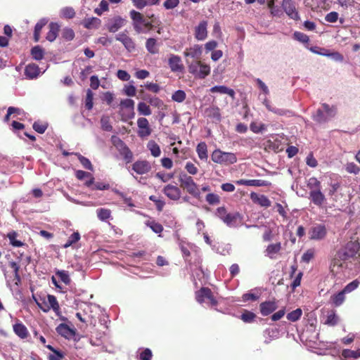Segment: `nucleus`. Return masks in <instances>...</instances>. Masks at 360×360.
<instances>
[{"label": "nucleus", "mask_w": 360, "mask_h": 360, "mask_svg": "<svg viewBox=\"0 0 360 360\" xmlns=\"http://www.w3.org/2000/svg\"><path fill=\"white\" fill-rule=\"evenodd\" d=\"M359 248V245L358 243L349 241L345 247L340 249L332 260L330 266L331 271H334L335 267L338 269L341 268L345 261L355 257Z\"/></svg>", "instance_id": "nucleus-1"}, {"label": "nucleus", "mask_w": 360, "mask_h": 360, "mask_svg": "<svg viewBox=\"0 0 360 360\" xmlns=\"http://www.w3.org/2000/svg\"><path fill=\"white\" fill-rule=\"evenodd\" d=\"M179 115L171 105H167L159 101V122L162 125L168 127L179 122Z\"/></svg>", "instance_id": "nucleus-2"}, {"label": "nucleus", "mask_w": 360, "mask_h": 360, "mask_svg": "<svg viewBox=\"0 0 360 360\" xmlns=\"http://www.w3.org/2000/svg\"><path fill=\"white\" fill-rule=\"evenodd\" d=\"M211 159L215 163L224 165H232L237 162L235 153L224 152L220 149H216L212 152Z\"/></svg>", "instance_id": "nucleus-3"}, {"label": "nucleus", "mask_w": 360, "mask_h": 360, "mask_svg": "<svg viewBox=\"0 0 360 360\" xmlns=\"http://www.w3.org/2000/svg\"><path fill=\"white\" fill-rule=\"evenodd\" d=\"M179 181L180 182V186L186 190L189 194L194 197H198L200 195V191L198 185L195 183L193 179L188 176L187 174L182 172L179 174Z\"/></svg>", "instance_id": "nucleus-4"}, {"label": "nucleus", "mask_w": 360, "mask_h": 360, "mask_svg": "<svg viewBox=\"0 0 360 360\" xmlns=\"http://www.w3.org/2000/svg\"><path fill=\"white\" fill-rule=\"evenodd\" d=\"M195 297L199 304H202L207 300V304L212 307H216L218 304V301L214 296L213 292L207 287H202L200 290L195 291Z\"/></svg>", "instance_id": "nucleus-5"}, {"label": "nucleus", "mask_w": 360, "mask_h": 360, "mask_svg": "<svg viewBox=\"0 0 360 360\" xmlns=\"http://www.w3.org/2000/svg\"><path fill=\"white\" fill-rule=\"evenodd\" d=\"M130 17L134 22V27L138 31H147L151 29L150 22L146 20L141 13L132 10L130 11Z\"/></svg>", "instance_id": "nucleus-6"}, {"label": "nucleus", "mask_w": 360, "mask_h": 360, "mask_svg": "<svg viewBox=\"0 0 360 360\" xmlns=\"http://www.w3.org/2000/svg\"><path fill=\"white\" fill-rule=\"evenodd\" d=\"M309 234L311 240H321L326 236L327 229L326 226L323 224H316L310 229Z\"/></svg>", "instance_id": "nucleus-7"}, {"label": "nucleus", "mask_w": 360, "mask_h": 360, "mask_svg": "<svg viewBox=\"0 0 360 360\" xmlns=\"http://www.w3.org/2000/svg\"><path fill=\"white\" fill-rule=\"evenodd\" d=\"M281 6L290 18L294 20H299L300 19L298 11H297L295 3L292 0H283Z\"/></svg>", "instance_id": "nucleus-8"}, {"label": "nucleus", "mask_w": 360, "mask_h": 360, "mask_svg": "<svg viewBox=\"0 0 360 360\" xmlns=\"http://www.w3.org/2000/svg\"><path fill=\"white\" fill-rule=\"evenodd\" d=\"M57 333L66 339H71L75 335V330L65 323H60L56 328Z\"/></svg>", "instance_id": "nucleus-9"}, {"label": "nucleus", "mask_w": 360, "mask_h": 360, "mask_svg": "<svg viewBox=\"0 0 360 360\" xmlns=\"http://www.w3.org/2000/svg\"><path fill=\"white\" fill-rule=\"evenodd\" d=\"M132 169L138 174H144L151 169V165L146 160H138L132 165Z\"/></svg>", "instance_id": "nucleus-10"}, {"label": "nucleus", "mask_w": 360, "mask_h": 360, "mask_svg": "<svg viewBox=\"0 0 360 360\" xmlns=\"http://www.w3.org/2000/svg\"><path fill=\"white\" fill-rule=\"evenodd\" d=\"M237 185H245L248 186H270L271 182L262 179H239L236 181Z\"/></svg>", "instance_id": "nucleus-11"}, {"label": "nucleus", "mask_w": 360, "mask_h": 360, "mask_svg": "<svg viewBox=\"0 0 360 360\" xmlns=\"http://www.w3.org/2000/svg\"><path fill=\"white\" fill-rule=\"evenodd\" d=\"M277 308L278 305L275 300L265 301L259 304L260 312L264 316L269 315Z\"/></svg>", "instance_id": "nucleus-12"}, {"label": "nucleus", "mask_w": 360, "mask_h": 360, "mask_svg": "<svg viewBox=\"0 0 360 360\" xmlns=\"http://www.w3.org/2000/svg\"><path fill=\"white\" fill-rule=\"evenodd\" d=\"M309 199L316 205L322 207L326 201V197L320 189L311 190L309 192Z\"/></svg>", "instance_id": "nucleus-13"}, {"label": "nucleus", "mask_w": 360, "mask_h": 360, "mask_svg": "<svg viewBox=\"0 0 360 360\" xmlns=\"http://www.w3.org/2000/svg\"><path fill=\"white\" fill-rule=\"evenodd\" d=\"M207 22L206 20H202L198 26L195 28V37L198 40L202 41L207 37Z\"/></svg>", "instance_id": "nucleus-14"}, {"label": "nucleus", "mask_w": 360, "mask_h": 360, "mask_svg": "<svg viewBox=\"0 0 360 360\" xmlns=\"http://www.w3.org/2000/svg\"><path fill=\"white\" fill-rule=\"evenodd\" d=\"M139 127L138 134L140 137L148 136L150 134V129L148 124V121L144 117H141L137 121Z\"/></svg>", "instance_id": "nucleus-15"}, {"label": "nucleus", "mask_w": 360, "mask_h": 360, "mask_svg": "<svg viewBox=\"0 0 360 360\" xmlns=\"http://www.w3.org/2000/svg\"><path fill=\"white\" fill-rule=\"evenodd\" d=\"M120 155L123 157L126 163H129L133 160V153L129 147L122 141L119 140L118 146Z\"/></svg>", "instance_id": "nucleus-16"}, {"label": "nucleus", "mask_w": 360, "mask_h": 360, "mask_svg": "<svg viewBox=\"0 0 360 360\" xmlns=\"http://www.w3.org/2000/svg\"><path fill=\"white\" fill-rule=\"evenodd\" d=\"M185 57H190L193 59H199L202 55V46L195 44L193 46L186 49L184 52Z\"/></svg>", "instance_id": "nucleus-17"}, {"label": "nucleus", "mask_w": 360, "mask_h": 360, "mask_svg": "<svg viewBox=\"0 0 360 360\" xmlns=\"http://www.w3.org/2000/svg\"><path fill=\"white\" fill-rule=\"evenodd\" d=\"M49 32L46 34V39L50 42L54 41L59 33L60 25L58 22H51L49 25Z\"/></svg>", "instance_id": "nucleus-18"}, {"label": "nucleus", "mask_w": 360, "mask_h": 360, "mask_svg": "<svg viewBox=\"0 0 360 360\" xmlns=\"http://www.w3.org/2000/svg\"><path fill=\"white\" fill-rule=\"evenodd\" d=\"M75 176L79 180H86L84 182V186L86 187H91V186H92L94 184V177L91 173L88 172L77 170L75 173Z\"/></svg>", "instance_id": "nucleus-19"}, {"label": "nucleus", "mask_w": 360, "mask_h": 360, "mask_svg": "<svg viewBox=\"0 0 360 360\" xmlns=\"http://www.w3.org/2000/svg\"><path fill=\"white\" fill-rule=\"evenodd\" d=\"M124 20L120 16H117L110 20L107 27L109 32H115L124 25Z\"/></svg>", "instance_id": "nucleus-20"}, {"label": "nucleus", "mask_w": 360, "mask_h": 360, "mask_svg": "<svg viewBox=\"0 0 360 360\" xmlns=\"http://www.w3.org/2000/svg\"><path fill=\"white\" fill-rule=\"evenodd\" d=\"M164 193L171 200H176L179 199L181 195L180 189L173 185H167L164 188Z\"/></svg>", "instance_id": "nucleus-21"}, {"label": "nucleus", "mask_w": 360, "mask_h": 360, "mask_svg": "<svg viewBox=\"0 0 360 360\" xmlns=\"http://www.w3.org/2000/svg\"><path fill=\"white\" fill-rule=\"evenodd\" d=\"M250 198L255 202L259 204L262 207H269L271 206L270 200L264 195H258L255 192L250 193Z\"/></svg>", "instance_id": "nucleus-22"}, {"label": "nucleus", "mask_w": 360, "mask_h": 360, "mask_svg": "<svg viewBox=\"0 0 360 360\" xmlns=\"http://www.w3.org/2000/svg\"><path fill=\"white\" fill-rule=\"evenodd\" d=\"M169 65L172 72H182L184 70L181 58L178 56H172L169 58Z\"/></svg>", "instance_id": "nucleus-23"}, {"label": "nucleus", "mask_w": 360, "mask_h": 360, "mask_svg": "<svg viewBox=\"0 0 360 360\" xmlns=\"http://www.w3.org/2000/svg\"><path fill=\"white\" fill-rule=\"evenodd\" d=\"M39 73V68L34 63L28 64L25 68V75L29 79L37 78Z\"/></svg>", "instance_id": "nucleus-24"}, {"label": "nucleus", "mask_w": 360, "mask_h": 360, "mask_svg": "<svg viewBox=\"0 0 360 360\" xmlns=\"http://www.w3.org/2000/svg\"><path fill=\"white\" fill-rule=\"evenodd\" d=\"M13 329L16 335L21 339H25L29 336L27 327L22 323H16L13 326Z\"/></svg>", "instance_id": "nucleus-25"}, {"label": "nucleus", "mask_w": 360, "mask_h": 360, "mask_svg": "<svg viewBox=\"0 0 360 360\" xmlns=\"http://www.w3.org/2000/svg\"><path fill=\"white\" fill-rule=\"evenodd\" d=\"M196 153L200 160L207 161L208 159L207 146L205 142H200L196 147Z\"/></svg>", "instance_id": "nucleus-26"}, {"label": "nucleus", "mask_w": 360, "mask_h": 360, "mask_svg": "<svg viewBox=\"0 0 360 360\" xmlns=\"http://www.w3.org/2000/svg\"><path fill=\"white\" fill-rule=\"evenodd\" d=\"M101 24V20L96 17L85 18L83 22V26L86 29H97Z\"/></svg>", "instance_id": "nucleus-27"}, {"label": "nucleus", "mask_w": 360, "mask_h": 360, "mask_svg": "<svg viewBox=\"0 0 360 360\" xmlns=\"http://www.w3.org/2000/svg\"><path fill=\"white\" fill-rule=\"evenodd\" d=\"M48 20L45 18L39 20L34 26V41L38 42L40 39V34L43 27L47 24Z\"/></svg>", "instance_id": "nucleus-28"}, {"label": "nucleus", "mask_w": 360, "mask_h": 360, "mask_svg": "<svg viewBox=\"0 0 360 360\" xmlns=\"http://www.w3.org/2000/svg\"><path fill=\"white\" fill-rule=\"evenodd\" d=\"M281 243L280 242L271 243L266 247L265 252L269 258L273 259L274 255L281 251Z\"/></svg>", "instance_id": "nucleus-29"}, {"label": "nucleus", "mask_w": 360, "mask_h": 360, "mask_svg": "<svg viewBox=\"0 0 360 360\" xmlns=\"http://www.w3.org/2000/svg\"><path fill=\"white\" fill-rule=\"evenodd\" d=\"M212 93H219L221 94H227L231 98H234L235 91L232 89H229L226 86H214L210 89Z\"/></svg>", "instance_id": "nucleus-30"}, {"label": "nucleus", "mask_w": 360, "mask_h": 360, "mask_svg": "<svg viewBox=\"0 0 360 360\" xmlns=\"http://www.w3.org/2000/svg\"><path fill=\"white\" fill-rule=\"evenodd\" d=\"M345 300V294L341 290L330 296V301L335 307H340Z\"/></svg>", "instance_id": "nucleus-31"}, {"label": "nucleus", "mask_w": 360, "mask_h": 360, "mask_svg": "<svg viewBox=\"0 0 360 360\" xmlns=\"http://www.w3.org/2000/svg\"><path fill=\"white\" fill-rule=\"evenodd\" d=\"M240 218V214L238 212L228 213L224 219V222L230 227H233L237 225L238 219Z\"/></svg>", "instance_id": "nucleus-32"}, {"label": "nucleus", "mask_w": 360, "mask_h": 360, "mask_svg": "<svg viewBox=\"0 0 360 360\" xmlns=\"http://www.w3.org/2000/svg\"><path fill=\"white\" fill-rule=\"evenodd\" d=\"M47 300L48 307H50V309H52L57 315H59L60 308L56 296L53 295H48Z\"/></svg>", "instance_id": "nucleus-33"}, {"label": "nucleus", "mask_w": 360, "mask_h": 360, "mask_svg": "<svg viewBox=\"0 0 360 360\" xmlns=\"http://www.w3.org/2000/svg\"><path fill=\"white\" fill-rule=\"evenodd\" d=\"M342 356L346 360L356 359L360 357V349L355 351L349 349H343Z\"/></svg>", "instance_id": "nucleus-34"}, {"label": "nucleus", "mask_w": 360, "mask_h": 360, "mask_svg": "<svg viewBox=\"0 0 360 360\" xmlns=\"http://www.w3.org/2000/svg\"><path fill=\"white\" fill-rule=\"evenodd\" d=\"M210 73V67L202 62L200 64L195 77L204 79Z\"/></svg>", "instance_id": "nucleus-35"}, {"label": "nucleus", "mask_w": 360, "mask_h": 360, "mask_svg": "<svg viewBox=\"0 0 360 360\" xmlns=\"http://www.w3.org/2000/svg\"><path fill=\"white\" fill-rule=\"evenodd\" d=\"M46 347L51 351L53 354L49 355V360H62L65 355L63 352L56 349L50 345H46Z\"/></svg>", "instance_id": "nucleus-36"}, {"label": "nucleus", "mask_w": 360, "mask_h": 360, "mask_svg": "<svg viewBox=\"0 0 360 360\" xmlns=\"http://www.w3.org/2000/svg\"><path fill=\"white\" fill-rule=\"evenodd\" d=\"M75 34L74 30L68 27H64L61 31V38L66 41H70L74 39Z\"/></svg>", "instance_id": "nucleus-37"}, {"label": "nucleus", "mask_w": 360, "mask_h": 360, "mask_svg": "<svg viewBox=\"0 0 360 360\" xmlns=\"http://www.w3.org/2000/svg\"><path fill=\"white\" fill-rule=\"evenodd\" d=\"M96 214L101 221H105L111 217V210L107 208H98L96 210Z\"/></svg>", "instance_id": "nucleus-38"}, {"label": "nucleus", "mask_w": 360, "mask_h": 360, "mask_svg": "<svg viewBox=\"0 0 360 360\" xmlns=\"http://www.w3.org/2000/svg\"><path fill=\"white\" fill-rule=\"evenodd\" d=\"M33 300H34L37 305L39 307L40 309H41L44 312H49L50 311V307H48V302L46 301L45 297H39V298L35 296H32Z\"/></svg>", "instance_id": "nucleus-39"}, {"label": "nucleus", "mask_w": 360, "mask_h": 360, "mask_svg": "<svg viewBox=\"0 0 360 360\" xmlns=\"http://www.w3.org/2000/svg\"><path fill=\"white\" fill-rule=\"evenodd\" d=\"M75 156L77 157L79 162L82 164V165L86 169L88 170H90V171H93L94 169V167H93V165L91 164V162H90V160L85 158L84 156L82 155L80 153H73Z\"/></svg>", "instance_id": "nucleus-40"}, {"label": "nucleus", "mask_w": 360, "mask_h": 360, "mask_svg": "<svg viewBox=\"0 0 360 360\" xmlns=\"http://www.w3.org/2000/svg\"><path fill=\"white\" fill-rule=\"evenodd\" d=\"M31 56H32L33 59H34L36 60H40L44 56V51L39 46H34L31 49Z\"/></svg>", "instance_id": "nucleus-41"}, {"label": "nucleus", "mask_w": 360, "mask_h": 360, "mask_svg": "<svg viewBox=\"0 0 360 360\" xmlns=\"http://www.w3.org/2000/svg\"><path fill=\"white\" fill-rule=\"evenodd\" d=\"M17 236L18 234L15 231H12L8 233L7 237L9 239L10 244L14 247H22L26 245L23 242L16 239Z\"/></svg>", "instance_id": "nucleus-42"}, {"label": "nucleus", "mask_w": 360, "mask_h": 360, "mask_svg": "<svg viewBox=\"0 0 360 360\" xmlns=\"http://www.w3.org/2000/svg\"><path fill=\"white\" fill-rule=\"evenodd\" d=\"M256 314L250 311L244 310L240 315V319L245 323H252L256 319Z\"/></svg>", "instance_id": "nucleus-43"}, {"label": "nucleus", "mask_w": 360, "mask_h": 360, "mask_svg": "<svg viewBox=\"0 0 360 360\" xmlns=\"http://www.w3.org/2000/svg\"><path fill=\"white\" fill-rule=\"evenodd\" d=\"M338 316L336 315L335 312L334 311H331L328 314L324 323L330 326H334L338 324Z\"/></svg>", "instance_id": "nucleus-44"}, {"label": "nucleus", "mask_w": 360, "mask_h": 360, "mask_svg": "<svg viewBox=\"0 0 360 360\" xmlns=\"http://www.w3.org/2000/svg\"><path fill=\"white\" fill-rule=\"evenodd\" d=\"M302 314V311L301 309L298 308L295 310L292 311L291 312L287 314V319L288 321L292 322H295L298 321Z\"/></svg>", "instance_id": "nucleus-45"}, {"label": "nucleus", "mask_w": 360, "mask_h": 360, "mask_svg": "<svg viewBox=\"0 0 360 360\" xmlns=\"http://www.w3.org/2000/svg\"><path fill=\"white\" fill-rule=\"evenodd\" d=\"M94 93L91 89L86 90V95L85 98V107L87 110H90L94 106Z\"/></svg>", "instance_id": "nucleus-46"}, {"label": "nucleus", "mask_w": 360, "mask_h": 360, "mask_svg": "<svg viewBox=\"0 0 360 360\" xmlns=\"http://www.w3.org/2000/svg\"><path fill=\"white\" fill-rule=\"evenodd\" d=\"M56 276L60 279V281L65 285H69L71 282V279L69 276L68 271L65 270H58L56 272Z\"/></svg>", "instance_id": "nucleus-47"}, {"label": "nucleus", "mask_w": 360, "mask_h": 360, "mask_svg": "<svg viewBox=\"0 0 360 360\" xmlns=\"http://www.w3.org/2000/svg\"><path fill=\"white\" fill-rule=\"evenodd\" d=\"M101 124L103 130L105 131H111L112 127L110 124V117L108 116H103L101 119Z\"/></svg>", "instance_id": "nucleus-48"}, {"label": "nucleus", "mask_w": 360, "mask_h": 360, "mask_svg": "<svg viewBox=\"0 0 360 360\" xmlns=\"http://www.w3.org/2000/svg\"><path fill=\"white\" fill-rule=\"evenodd\" d=\"M61 16L64 18L72 19L75 16V11L72 7H65L61 10Z\"/></svg>", "instance_id": "nucleus-49"}, {"label": "nucleus", "mask_w": 360, "mask_h": 360, "mask_svg": "<svg viewBox=\"0 0 360 360\" xmlns=\"http://www.w3.org/2000/svg\"><path fill=\"white\" fill-rule=\"evenodd\" d=\"M206 112L209 117H213L217 121L221 120V114H220L219 108H217V107L211 108L207 109Z\"/></svg>", "instance_id": "nucleus-50"}, {"label": "nucleus", "mask_w": 360, "mask_h": 360, "mask_svg": "<svg viewBox=\"0 0 360 360\" xmlns=\"http://www.w3.org/2000/svg\"><path fill=\"white\" fill-rule=\"evenodd\" d=\"M359 285V281L357 279L348 283L342 290L345 294L349 293L356 290Z\"/></svg>", "instance_id": "nucleus-51"}, {"label": "nucleus", "mask_w": 360, "mask_h": 360, "mask_svg": "<svg viewBox=\"0 0 360 360\" xmlns=\"http://www.w3.org/2000/svg\"><path fill=\"white\" fill-rule=\"evenodd\" d=\"M80 239V234L79 232H74L68 238L66 243L64 245V248H68L73 245L74 243L79 241Z\"/></svg>", "instance_id": "nucleus-52"}, {"label": "nucleus", "mask_w": 360, "mask_h": 360, "mask_svg": "<svg viewBox=\"0 0 360 360\" xmlns=\"http://www.w3.org/2000/svg\"><path fill=\"white\" fill-rule=\"evenodd\" d=\"M172 98L174 101L181 103L186 98V93L183 90H177L172 94Z\"/></svg>", "instance_id": "nucleus-53"}, {"label": "nucleus", "mask_w": 360, "mask_h": 360, "mask_svg": "<svg viewBox=\"0 0 360 360\" xmlns=\"http://www.w3.org/2000/svg\"><path fill=\"white\" fill-rule=\"evenodd\" d=\"M250 130L255 133L258 134L266 129V127L264 124H257L256 122H252L250 125Z\"/></svg>", "instance_id": "nucleus-54"}, {"label": "nucleus", "mask_w": 360, "mask_h": 360, "mask_svg": "<svg viewBox=\"0 0 360 360\" xmlns=\"http://www.w3.org/2000/svg\"><path fill=\"white\" fill-rule=\"evenodd\" d=\"M206 201L210 205H217L220 202V198L218 195L215 193H208L205 197Z\"/></svg>", "instance_id": "nucleus-55"}, {"label": "nucleus", "mask_w": 360, "mask_h": 360, "mask_svg": "<svg viewBox=\"0 0 360 360\" xmlns=\"http://www.w3.org/2000/svg\"><path fill=\"white\" fill-rule=\"evenodd\" d=\"M32 127L37 132L44 134L48 127V124L40 122H34Z\"/></svg>", "instance_id": "nucleus-56"}, {"label": "nucleus", "mask_w": 360, "mask_h": 360, "mask_svg": "<svg viewBox=\"0 0 360 360\" xmlns=\"http://www.w3.org/2000/svg\"><path fill=\"white\" fill-rule=\"evenodd\" d=\"M110 184H105L103 182H96L93 184L92 186H91V189L93 191L95 190H99V191H104V190H108L110 188Z\"/></svg>", "instance_id": "nucleus-57"}, {"label": "nucleus", "mask_w": 360, "mask_h": 360, "mask_svg": "<svg viewBox=\"0 0 360 360\" xmlns=\"http://www.w3.org/2000/svg\"><path fill=\"white\" fill-rule=\"evenodd\" d=\"M138 110L141 115H148L150 114V110L148 105L144 102H141L138 105Z\"/></svg>", "instance_id": "nucleus-58"}, {"label": "nucleus", "mask_w": 360, "mask_h": 360, "mask_svg": "<svg viewBox=\"0 0 360 360\" xmlns=\"http://www.w3.org/2000/svg\"><path fill=\"white\" fill-rule=\"evenodd\" d=\"M293 35H294V38L296 40H297L302 43L307 44L309 41V37L302 32H295Z\"/></svg>", "instance_id": "nucleus-59"}, {"label": "nucleus", "mask_w": 360, "mask_h": 360, "mask_svg": "<svg viewBox=\"0 0 360 360\" xmlns=\"http://www.w3.org/2000/svg\"><path fill=\"white\" fill-rule=\"evenodd\" d=\"M308 187L311 190H321V182L315 177H311L309 180Z\"/></svg>", "instance_id": "nucleus-60"}, {"label": "nucleus", "mask_w": 360, "mask_h": 360, "mask_svg": "<svg viewBox=\"0 0 360 360\" xmlns=\"http://www.w3.org/2000/svg\"><path fill=\"white\" fill-rule=\"evenodd\" d=\"M201 61L200 60H195L191 62L190 64H188V71L190 73L193 75L195 77H196L197 72L198 70V68L200 66Z\"/></svg>", "instance_id": "nucleus-61"}, {"label": "nucleus", "mask_w": 360, "mask_h": 360, "mask_svg": "<svg viewBox=\"0 0 360 360\" xmlns=\"http://www.w3.org/2000/svg\"><path fill=\"white\" fill-rule=\"evenodd\" d=\"M313 119L319 123L327 121V117L325 116L323 112L320 109L317 110L316 114L313 116Z\"/></svg>", "instance_id": "nucleus-62"}, {"label": "nucleus", "mask_w": 360, "mask_h": 360, "mask_svg": "<svg viewBox=\"0 0 360 360\" xmlns=\"http://www.w3.org/2000/svg\"><path fill=\"white\" fill-rule=\"evenodd\" d=\"M155 43L156 40L155 39L150 38L147 40L146 48L149 52L152 53H155L157 52Z\"/></svg>", "instance_id": "nucleus-63"}, {"label": "nucleus", "mask_w": 360, "mask_h": 360, "mask_svg": "<svg viewBox=\"0 0 360 360\" xmlns=\"http://www.w3.org/2000/svg\"><path fill=\"white\" fill-rule=\"evenodd\" d=\"M314 257V251L312 249L307 250L302 256V261L309 263Z\"/></svg>", "instance_id": "nucleus-64"}]
</instances>
